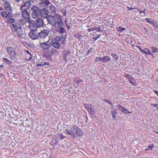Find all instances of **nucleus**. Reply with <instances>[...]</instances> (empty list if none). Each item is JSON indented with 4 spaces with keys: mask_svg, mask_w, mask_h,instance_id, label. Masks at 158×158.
Instances as JSON below:
<instances>
[{
    "mask_svg": "<svg viewBox=\"0 0 158 158\" xmlns=\"http://www.w3.org/2000/svg\"><path fill=\"white\" fill-rule=\"evenodd\" d=\"M85 107L89 114L91 115L94 114L95 109L93 106L91 105H85Z\"/></svg>",
    "mask_w": 158,
    "mask_h": 158,
    "instance_id": "6",
    "label": "nucleus"
},
{
    "mask_svg": "<svg viewBox=\"0 0 158 158\" xmlns=\"http://www.w3.org/2000/svg\"><path fill=\"white\" fill-rule=\"evenodd\" d=\"M61 38L60 36H58L55 38V40L57 42L60 41L61 40Z\"/></svg>",
    "mask_w": 158,
    "mask_h": 158,
    "instance_id": "41",
    "label": "nucleus"
},
{
    "mask_svg": "<svg viewBox=\"0 0 158 158\" xmlns=\"http://www.w3.org/2000/svg\"><path fill=\"white\" fill-rule=\"evenodd\" d=\"M81 37H82V36L81 35H79L78 36V38L79 39V41L81 40Z\"/></svg>",
    "mask_w": 158,
    "mask_h": 158,
    "instance_id": "53",
    "label": "nucleus"
},
{
    "mask_svg": "<svg viewBox=\"0 0 158 158\" xmlns=\"http://www.w3.org/2000/svg\"><path fill=\"white\" fill-rule=\"evenodd\" d=\"M65 29L62 27H57L56 29V31L59 32L61 34H63L64 32Z\"/></svg>",
    "mask_w": 158,
    "mask_h": 158,
    "instance_id": "17",
    "label": "nucleus"
},
{
    "mask_svg": "<svg viewBox=\"0 0 158 158\" xmlns=\"http://www.w3.org/2000/svg\"><path fill=\"white\" fill-rule=\"evenodd\" d=\"M95 30V29L94 27L91 28H89L87 30V31L88 32H89L91 31H93Z\"/></svg>",
    "mask_w": 158,
    "mask_h": 158,
    "instance_id": "45",
    "label": "nucleus"
},
{
    "mask_svg": "<svg viewBox=\"0 0 158 158\" xmlns=\"http://www.w3.org/2000/svg\"><path fill=\"white\" fill-rule=\"evenodd\" d=\"M111 55L113 58L116 61H117L118 60V57L117 55L114 53H111Z\"/></svg>",
    "mask_w": 158,
    "mask_h": 158,
    "instance_id": "26",
    "label": "nucleus"
},
{
    "mask_svg": "<svg viewBox=\"0 0 158 158\" xmlns=\"http://www.w3.org/2000/svg\"><path fill=\"white\" fill-rule=\"evenodd\" d=\"M145 10H146V9H145L143 10V13H144V15H143V16H144V15H145Z\"/></svg>",
    "mask_w": 158,
    "mask_h": 158,
    "instance_id": "62",
    "label": "nucleus"
},
{
    "mask_svg": "<svg viewBox=\"0 0 158 158\" xmlns=\"http://www.w3.org/2000/svg\"><path fill=\"white\" fill-rule=\"evenodd\" d=\"M28 0L29 1V2H31L33 3H35L37 1V0Z\"/></svg>",
    "mask_w": 158,
    "mask_h": 158,
    "instance_id": "55",
    "label": "nucleus"
},
{
    "mask_svg": "<svg viewBox=\"0 0 158 158\" xmlns=\"http://www.w3.org/2000/svg\"><path fill=\"white\" fill-rule=\"evenodd\" d=\"M153 92L156 94H157V96H158V91L156 90H153Z\"/></svg>",
    "mask_w": 158,
    "mask_h": 158,
    "instance_id": "50",
    "label": "nucleus"
},
{
    "mask_svg": "<svg viewBox=\"0 0 158 158\" xmlns=\"http://www.w3.org/2000/svg\"><path fill=\"white\" fill-rule=\"evenodd\" d=\"M117 106L118 108L119 109V110H120L123 112V109H124V108L122 107L120 104L118 105Z\"/></svg>",
    "mask_w": 158,
    "mask_h": 158,
    "instance_id": "28",
    "label": "nucleus"
},
{
    "mask_svg": "<svg viewBox=\"0 0 158 158\" xmlns=\"http://www.w3.org/2000/svg\"><path fill=\"white\" fill-rule=\"evenodd\" d=\"M52 42L51 44V45L54 48H55L59 49L61 47L60 44V43L56 42L55 41L54 42H53V40H52Z\"/></svg>",
    "mask_w": 158,
    "mask_h": 158,
    "instance_id": "13",
    "label": "nucleus"
},
{
    "mask_svg": "<svg viewBox=\"0 0 158 158\" xmlns=\"http://www.w3.org/2000/svg\"><path fill=\"white\" fill-rule=\"evenodd\" d=\"M45 65H49V63L48 62H44V63L43 64V65L44 66Z\"/></svg>",
    "mask_w": 158,
    "mask_h": 158,
    "instance_id": "52",
    "label": "nucleus"
},
{
    "mask_svg": "<svg viewBox=\"0 0 158 158\" xmlns=\"http://www.w3.org/2000/svg\"><path fill=\"white\" fill-rule=\"evenodd\" d=\"M65 132L69 135H71L72 138L73 139L75 138L76 137L75 133L73 131L69 130L68 129H65Z\"/></svg>",
    "mask_w": 158,
    "mask_h": 158,
    "instance_id": "14",
    "label": "nucleus"
},
{
    "mask_svg": "<svg viewBox=\"0 0 158 158\" xmlns=\"http://www.w3.org/2000/svg\"><path fill=\"white\" fill-rule=\"evenodd\" d=\"M103 101L107 103H108L109 104H111L112 106V103L110 100L108 99H104Z\"/></svg>",
    "mask_w": 158,
    "mask_h": 158,
    "instance_id": "40",
    "label": "nucleus"
},
{
    "mask_svg": "<svg viewBox=\"0 0 158 158\" xmlns=\"http://www.w3.org/2000/svg\"><path fill=\"white\" fill-rule=\"evenodd\" d=\"M27 10H22V16L25 19H28L30 17V13Z\"/></svg>",
    "mask_w": 158,
    "mask_h": 158,
    "instance_id": "12",
    "label": "nucleus"
},
{
    "mask_svg": "<svg viewBox=\"0 0 158 158\" xmlns=\"http://www.w3.org/2000/svg\"><path fill=\"white\" fill-rule=\"evenodd\" d=\"M101 35L100 34L99 35L97 36H96V37H95V38H93V39H94L95 40H97L98 38L100 37Z\"/></svg>",
    "mask_w": 158,
    "mask_h": 158,
    "instance_id": "49",
    "label": "nucleus"
},
{
    "mask_svg": "<svg viewBox=\"0 0 158 158\" xmlns=\"http://www.w3.org/2000/svg\"><path fill=\"white\" fill-rule=\"evenodd\" d=\"M135 9H136L138 11H139L140 12V13L141 14L143 13V11H141L139 9H138V8H135Z\"/></svg>",
    "mask_w": 158,
    "mask_h": 158,
    "instance_id": "51",
    "label": "nucleus"
},
{
    "mask_svg": "<svg viewBox=\"0 0 158 158\" xmlns=\"http://www.w3.org/2000/svg\"><path fill=\"white\" fill-rule=\"evenodd\" d=\"M127 8H128V10H131L132 9H135V8L132 7H130L128 6L127 7Z\"/></svg>",
    "mask_w": 158,
    "mask_h": 158,
    "instance_id": "59",
    "label": "nucleus"
},
{
    "mask_svg": "<svg viewBox=\"0 0 158 158\" xmlns=\"http://www.w3.org/2000/svg\"><path fill=\"white\" fill-rule=\"evenodd\" d=\"M6 51L10 56L11 59H13L17 57L16 52L15 49L13 47L11 46L7 47Z\"/></svg>",
    "mask_w": 158,
    "mask_h": 158,
    "instance_id": "3",
    "label": "nucleus"
},
{
    "mask_svg": "<svg viewBox=\"0 0 158 158\" xmlns=\"http://www.w3.org/2000/svg\"><path fill=\"white\" fill-rule=\"evenodd\" d=\"M58 51L53 48L51 49V53L52 55H57L58 54Z\"/></svg>",
    "mask_w": 158,
    "mask_h": 158,
    "instance_id": "20",
    "label": "nucleus"
},
{
    "mask_svg": "<svg viewBox=\"0 0 158 158\" xmlns=\"http://www.w3.org/2000/svg\"><path fill=\"white\" fill-rule=\"evenodd\" d=\"M123 113H125L126 114H127L128 113V110L126 109H125V108L123 109Z\"/></svg>",
    "mask_w": 158,
    "mask_h": 158,
    "instance_id": "48",
    "label": "nucleus"
},
{
    "mask_svg": "<svg viewBox=\"0 0 158 158\" xmlns=\"http://www.w3.org/2000/svg\"><path fill=\"white\" fill-rule=\"evenodd\" d=\"M95 30L97 32H101L102 31V28L100 27H94Z\"/></svg>",
    "mask_w": 158,
    "mask_h": 158,
    "instance_id": "36",
    "label": "nucleus"
},
{
    "mask_svg": "<svg viewBox=\"0 0 158 158\" xmlns=\"http://www.w3.org/2000/svg\"><path fill=\"white\" fill-rule=\"evenodd\" d=\"M126 77L128 79L129 81L133 78L130 74L126 75Z\"/></svg>",
    "mask_w": 158,
    "mask_h": 158,
    "instance_id": "37",
    "label": "nucleus"
},
{
    "mask_svg": "<svg viewBox=\"0 0 158 158\" xmlns=\"http://www.w3.org/2000/svg\"><path fill=\"white\" fill-rule=\"evenodd\" d=\"M67 20H66L64 21V22L65 23V25L67 27V28L68 29H70L71 27H70V25L67 23Z\"/></svg>",
    "mask_w": 158,
    "mask_h": 158,
    "instance_id": "39",
    "label": "nucleus"
},
{
    "mask_svg": "<svg viewBox=\"0 0 158 158\" xmlns=\"http://www.w3.org/2000/svg\"><path fill=\"white\" fill-rule=\"evenodd\" d=\"M29 23H30V24L28 26L29 28H31L32 27H34V26L35 25L34 24V22L33 21H32L31 22H29Z\"/></svg>",
    "mask_w": 158,
    "mask_h": 158,
    "instance_id": "32",
    "label": "nucleus"
},
{
    "mask_svg": "<svg viewBox=\"0 0 158 158\" xmlns=\"http://www.w3.org/2000/svg\"><path fill=\"white\" fill-rule=\"evenodd\" d=\"M41 5L44 6H47L49 4H51L49 1L48 0H45L44 2L40 3Z\"/></svg>",
    "mask_w": 158,
    "mask_h": 158,
    "instance_id": "19",
    "label": "nucleus"
},
{
    "mask_svg": "<svg viewBox=\"0 0 158 158\" xmlns=\"http://www.w3.org/2000/svg\"><path fill=\"white\" fill-rule=\"evenodd\" d=\"M66 10H64V13H63V15L64 16H66Z\"/></svg>",
    "mask_w": 158,
    "mask_h": 158,
    "instance_id": "60",
    "label": "nucleus"
},
{
    "mask_svg": "<svg viewBox=\"0 0 158 158\" xmlns=\"http://www.w3.org/2000/svg\"><path fill=\"white\" fill-rule=\"evenodd\" d=\"M154 146L153 144H152L149 145L148 147V148L152 150V149L154 148Z\"/></svg>",
    "mask_w": 158,
    "mask_h": 158,
    "instance_id": "43",
    "label": "nucleus"
},
{
    "mask_svg": "<svg viewBox=\"0 0 158 158\" xmlns=\"http://www.w3.org/2000/svg\"><path fill=\"white\" fill-rule=\"evenodd\" d=\"M152 52L156 53L158 52V49L157 48H156L154 47L152 48Z\"/></svg>",
    "mask_w": 158,
    "mask_h": 158,
    "instance_id": "38",
    "label": "nucleus"
},
{
    "mask_svg": "<svg viewBox=\"0 0 158 158\" xmlns=\"http://www.w3.org/2000/svg\"><path fill=\"white\" fill-rule=\"evenodd\" d=\"M3 10V8L2 7H0V11H1Z\"/></svg>",
    "mask_w": 158,
    "mask_h": 158,
    "instance_id": "64",
    "label": "nucleus"
},
{
    "mask_svg": "<svg viewBox=\"0 0 158 158\" xmlns=\"http://www.w3.org/2000/svg\"><path fill=\"white\" fill-rule=\"evenodd\" d=\"M102 58H99L98 57H97L95 59V61L96 62L98 61H102Z\"/></svg>",
    "mask_w": 158,
    "mask_h": 158,
    "instance_id": "44",
    "label": "nucleus"
},
{
    "mask_svg": "<svg viewBox=\"0 0 158 158\" xmlns=\"http://www.w3.org/2000/svg\"><path fill=\"white\" fill-rule=\"evenodd\" d=\"M4 7H5L7 12H11L12 8L10 6V4L9 3L6 2L4 4Z\"/></svg>",
    "mask_w": 158,
    "mask_h": 158,
    "instance_id": "15",
    "label": "nucleus"
},
{
    "mask_svg": "<svg viewBox=\"0 0 158 158\" xmlns=\"http://www.w3.org/2000/svg\"><path fill=\"white\" fill-rule=\"evenodd\" d=\"M29 36L30 38L33 40L38 39L39 37L35 30H31L29 33Z\"/></svg>",
    "mask_w": 158,
    "mask_h": 158,
    "instance_id": "7",
    "label": "nucleus"
},
{
    "mask_svg": "<svg viewBox=\"0 0 158 158\" xmlns=\"http://www.w3.org/2000/svg\"><path fill=\"white\" fill-rule=\"evenodd\" d=\"M31 5V3L29 1L23 3L20 7L21 10H28L30 9Z\"/></svg>",
    "mask_w": 158,
    "mask_h": 158,
    "instance_id": "9",
    "label": "nucleus"
},
{
    "mask_svg": "<svg viewBox=\"0 0 158 158\" xmlns=\"http://www.w3.org/2000/svg\"><path fill=\"white\" fill-rule=\"evenodd\" d=\"M60 139L61 140H63V139H64L65 138V136H64V135H63L62 134H61L60 135Z\"/></svg>",
    "mask_w": 158,
    "mask_h": 158,
    "instance_id": "47",
    "label": "nucleus"
},
{
    "mask_svg": "<svg viewBox=\"0 0 158 158\" xmlns=\"http://www.w3.org/2000/svg\"><path fill=\"white\" fill-rule=\"evenodd\" d=\"M72 126L73 131H75L77 130L79 128L76 125H73Z\"/></svg>",
    "mask_w": 158,
    "mask_h": 158,
    "instance_id": "34",
    "label": "nucleus"
},
{
    "mask_svg": "<svg viewBox=\"0 0 158 158\" xmlns=\"http://www.w3.org/2000/svg\"><path fill=\"white\" fill-rule=\"evenodd\" d=\"M55 15L52 16L51 15H48L46 16V18L48 22L51 25L55 26L57 23V20L59 19L57 14L55 13Z\"/></svg>",
    "mask_w": 158,
    "mask_h": 158,
    "instance_id": "1",
    "label": "nucleus"
},
{
    "mask_svg": "<svg viewBox=\"0 0 158 158\" xmlns=\"http://www.w3.org/2000/svg\"><path fill=\"white\" fill-rule=\"evenodd\" d=\"M49 8L50 10L53 12H55L56 10V8L53 6L51 5L50 6Z\"/></svg>",
    "mask_w": 158,
    "mask_h": 158,
    "instance_id": "24",
    "label": "nucleus"
},
{
    "mask_svg": "<svg viewBox=\"0 0 158 158\" xmlns=\"http://www.w3.org/2000/svg\"><path fill=\"white\" fill-rule=\"evenodd\" d=\"M4 67V66H3L2 65H0V67H1V68H3Z\"/></svg>",
    "mask_w": 158,
    "mask_h": 158,
    "instance_id": "63",
    "label": "nucleus"
},
{
    "mask_svg": "<svg viewBox=\"0 0 158 158\" xmlns=\"http://www.w3.org/2000/svg\"><path fill=\"white\" fill-rule=\"evenodd\" d=\"M11 27H13V30L14 31L16 32L18 36L21 37L23 34V31L22 29V28L21 26H19L16 24H11L10 25Z\"/></svg>",
    "mask_w": 158,
    "mask_h": 158,
    "instance_id": "4",
    "label": "nucleus"
},
{
    "mask_svg": "<svg viewBox=\"0 0 158 158\" xmlns=\"http://www.w3.org/2000/svg\"><path fill=\"white\" fill-rule=\"evenodd\" d=\"M110 113L112 115H117L118 114V112L116 110H114V111H111L110 112Z\"/></svg>",
    "mask_w": 158,
    "mask_h": 158,
    "instance_id": "33",
    "label": "nucleus"
},
{
    "mask_svg": "<svg viewBox=\"0 0 158 158\" xmlns=\"http://www.w3.org/2000/svg\"><path fill=\"white\" fill-rule=\"evenodd\" d=\"M58 25L60 27H62L64 25V24L61 21V19L59 18V19L57 20V23Z\"/></svg>",
    "mask_w": 158,
    "mask_h": 158,
    "instance_id": "21",
    "label": "nucleus"
},
{
    "mask_svg": "<svg viewBox=\"0 0 158 158\" xmlns=\"http://www.w3.org/2000/svg\"><path fill=\"white\" fill-rule=\"evenodd\" d=\"M153 105L154 106V107H156L158 105V104H153Z\"/></svg>",
    "mask_w": 158,
    "mask_h": 158,
    "instance_id": "61",
    "label": "nucleus"
},
{
    "mask_svg": "<svg viewBox=\"0 0 158 158\" xmlns=\"http://www.w3.org/2000/svg\"><path fill=\"white\" fill-rule=\"evenodd\" d=\"M3 60L5 62L6 64H9V63H11V62H10V60L7 58H3Z\"/></svg>",
    "mask_w": 158,
    "mask_h": 158,
    "instance_id": "30",
    "label": "nucleus"
},
{
    "mask_svg": "<svg viewBox=\"0 0 158 158\" xmlns=\"http://www.w3.org/2000/svg\"><path fill=\"white\" fill-rule=\"evenodd\" d=\"M94 51V50L92 48H91L89 49L88 51H87V52H88V53L87 54H89V53H92V52H93Z\"/></svg>",
    "mask_w": 158,
    "mask_h": 158,
    "instance_id": "42",
    "label": "nucleus"
},
{
    "mask_svg": "<svg viewBox=\"0 0 158 158\" xmlns=\"http://www.w3.org/2000/svg\"><path fill=\"white\" fill-rule=\"evenodd\" d=\"M76 133L78 136H80L83 135V132L81 129L79 128L76 131Z\"/></svg>",
    "mask_w": 158,
    "mask_h": 158,
    "instance_id": "18",
    "label": "nucleus"
},
{
    "mask_svg": "<svg viewBox=\"0 0 158 158\" xmlns=\"http://www.w3.org/2000/svg\"><path fill=\"white\" fill-rule=\"evenodd\" d=\"M43 64L42 63H41V64H38L37 65V67H38L39 66H43L44 65H43Z\"/></svg>",
    "mask_w": 158,
    "mask_h": 158,
    "instance_id": "56",
    "label": "nucleus"
},
{
    "mask_svg": "<svg viewBox=\"0 0 158 158\" xmlns=\"http://www.w3.org/2000/svg\"><path fill=\"white\" fill-rule=\"evenodd\" d=\"M111 58L107 56H106L102 57V61L104 63H106L107 62L110 61Z\"/></svg>",
    "mask_w": 158,
    "mask_h": 158,
    "instance_id": "16",
    "label": "nucleus"
},
{
    "mask_svg": "<svg viewBox=\"0 0 158 158\" xmlns=\"http://www.w3.org/2000/svg\"><path fill=\"white\" fill-rule=\"evenodd\" d=\"M30 12L32 18L33 19L37 18L40 15L39 8L36 6H34L31 8Z\"/></svg>",
    "mask_w": 158,
    "mask_h": 158,
    "instance_id": "2",
    "label": "nucleus"
},
{
    "mask_svg": "<svg viewBox=\"0 0 158 158\" xmlns=\"http://www.w3.org/2000/svg\"><path fill=\"white\" fill-rule=\"evenodd\" d=\"M137 47L139 49L140 51L141 52H143V50H142V49H141L140 47H138V46H137Z\"/></svg>",
    "mask_w": 158,
    "mask_h": 158,
    "instance_id": "57",
    "label": "nucleus"
},
{
    "mask_svg": "<svg viewBox=\"0 0 158 158\" xmlns=\"http://www.w3.org/2000/svg\"><path fill=\"white\" fill-rule=\"evenodd\" d=\"M125 29V28L122 27H118L117 28V30L119 32H122Z\"/></svg>",
    "mask_w": 158,
    "mask_h": 158,
    "instance_id": "29",
    "label": "nucleus"
},
{
    "mask_svg": "<svg viewBox=\"0 0 158 158\" xmlns=\"http://www.w3.org/2000/svg\"><path fill=\"white\" fill-rule=\"evenodd\" d=\"M26 52L28 54H29L30 56H29V58L28 59H26V60H30L32 58V54L31 53H30V52L28 50H27L26 51Z\"/></svg>",
    "mask_w": 158,
    "mask_h": 158,
    "instance_id": "31",
    "label": "nucleus"
},
{
    "mask_svg": "<svg viewBox=\"0 0 158 158\" xmlns=\"http://www.w3.org/2000/svg\"><path fill=\"white\" fill-rule=\"evenodd\" d=\"M40 15L41 17L44 16V15H47L49 14V10L46 8H43L40 10Z\"/></svg>",
    "mask_w": 158,
    "mask_h": 158,
    "instance_id": "11",
    "label": "nucleus"
},
{
    "mask_svg": "<svg viewBox=\"0 0 158 158\" xmlns=\"http://www.w3.org/2000/svg\"><path fill=\"white\" fill-rule=\"evenodd\" d=\"M130 82L134 86L137 85L136 82L134 78H132L130 81Z\"/></svg>",
    "mask_w": 158,
    "mask_h": 158,
    "instance_id": "22",
    "label": "nucleus"
},
{
    "mask_svg": "<svg viewBox=\"0 0 158 158\" xmlns=\"http://www.w3.org/2000/svg\"><path fill=\"white\" fill-rule=\"evenodd\" d=\"M7 22L10 23H12L15 22V19L13 18H7Z\"/></svg>",
    "mask_w": 158,
    "mask_h": 158,
    "instance_id": "25",
    "label": "nucleus"
},
{
    "mask_svg": "<svg viewBox=\"0 0 158 158\" xmlns=\"http://www.w3.org/2000/svg\"><path fill=\"white\" fill-rule=\"evenodd\" d=\"M8 12V14H7V17H8V18H10V17H12L11 16V12Z\"/></svg>",
    "mask_w": 158,
    "mask_h": 158,
    "instance_id": "46",
    "label": "nucleus"
},
{
    "mask_svg": "<svg viewBox=\"0 0 158 158\" xmlns=\"http://www.w3.org/2000/svg\"><path fill=\"white\" fill-rule=\"evenodd\" d=\"M49 33V31L48 29H44L42 30L41 32L39 33L38 35L40 38H44L48 36Z\"/></svg>",
    "mask_w": 158,
    "mask_h": 158,
    "instance_id": "5",
    "label": "nucleus"
},
{
    "mask_svg": "<svg viewBox=\"0 0 158 158\" xmlns=\"http://www.w3.org/2000/svg\"><path fill=\"white\" fill-rule=\"evenodd\" d=\"M116 116L115 115H112V118L113 120H114L116 119Z\"/></svg>",
    "mask_w": 158,
    "mask_h": 158,
    "instance_id": "54",
    "label": "nucleus"
},
{
    "mask_svg": "<svg viewBox=\"0 0 158 158\" xmlns=\"http://www.w3.org/2000/svg\"><path fill=\"white\" fill-rule=\"evenodd\" d=\"M82 81V80L81 79H79L77 80V83H80V82H81Z\"/></svg>",
    "mask_w": 158,
    "mask_h": 158,
    "instance_id": "58",
    "label": "nucleus"
},
{
    "mask_svg": "<svg viewBox=\"0 0 158 158\" xmlns=\"http://www.w3.org/2000/svg\"><path fill=\"white\" fill-rule=\"evenodd\" d=\"M1 14L2 16L5 18L7 17V13L5 11H2L1 12Z\"/></svg>",
    "mask_w": 158,
    "mask_h": 158,
    "instance_id": "27",
    "label": "nucleus"
},
{
    "mask_svg": "<svg viewBox=\"0 0 158 158\" xmlns=\"http://www.w3.org/2000/svg\"><path fill=\"white\" fill-rule=\"evenodd\" d=\"M35 23L37 27H40L43 26L44 22L43 20L42 19L39 18L36 19V22Z\"/></svg>",
    "mask_w": 158,
    "mask_h": 158,
    "instance_id": "10",
    "label": "nucleus"
},
{
    "mask_svg": "<svg viewBox=\"0 0 158 158\" xmlns=\"http://www.w3.org/2000/svg\"><path fill=\"white\" fill-rule=\"evenodd\" d=\"M49 40L46 42L40 43V46L43 48L47 49H48L51 46Z\"/></svg>",
    "mask_w": 158,
    "mask_h": 158,
    "instance_id": "8",
    "label": "nucleus"
},
{
    "mask_svg": "<svg viewBox=\"0 0 158 158\" xmlns=\"http://www.w3.org/2000/svg\"><path fill=\"white\" fill-rule=\"evenodd\" d=\"M145 50H147V51H145L143 50V53H145L146 54H148L152 55V53L150 52V51L148 50H147V48H145Z\"/></svg>",
    "mask_w": 158,
    "mask_h": 158,
    "instance_id": "35",
    "label": "nucleus"
},
{
    "mask_svg": "<svg viewBox=\"0 0 158 158\" xmlns=\"http://www.w3.org/2000/svg\"><path fill=\"white\" fill-rule=\"evenodd\" d=\"M145 20L148 23L150 24H153V20L151 18H146Z\"/></svg>",
    "mask_w": 158,
    "mask_h": 158,
    "instance_id": "23",
    "label": "nucleus"
}]
</instances>
